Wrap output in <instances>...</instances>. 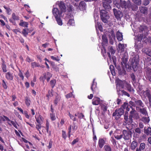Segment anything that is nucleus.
<instances>
[{
    "label": "nucleus",
    "mask_w": 151,
    "mask_h": 151,
    "mask_svg": "<svg viewBox=\"0 0 151 151\" xmlns=\"http://www.w3.org/2000/svg\"><path fill=\"white\" fill-rule=\"evenodd\" d=\"M52 74L50 73L47 72L43 74V77L42 78L43 79H47V82H48L50 78L52 77Z\"/></svg>",
    "instance_id": "nucleus-14"
},
{
    "label": "nucleus",
    "mask_w": 151,
    "mask_h": 151,
    "mask_svg": "<svg viewBox=\"0 0 151 151\" xmlns=\"http://www.w3.org/2000/svg\"><path fill=\"white\" fill-rule=\"evenodd\" d=\"M145 92V93L146 96L147 97L148 99H149L150 98V97L151 96V94L150 91V90H146Z\"/></svg>",
    "instance_id": "nucleus-48"
},
{
    "label": "nucleus",
    "mask_w": 151,
    "mask_h": 151,
    "mask_svg": "<svg viewBox=\"0 0 151 151\" xmlns=\"http://www.w3.org/2000/svg\"><path fill=\"white\" fill-rule=\"evenodd\" d=\"M109 35V42L111 45H113L114 43L113 39H115V35L113 30H111L110 32Z\"/></svg>",
    "instance_id": "nucleus-6"
},
{
    "label": "nucleus",
    "mask_w": 151,
    "mask_h": 151,
    "mask_svg": "<svg viewBox=\"0 0 151 151\" xmlns=\"http://www.w3.org/2000/svg\"><path fill=\"white\" fill-rule=\"evenodd\" d=\"M20 21L21 22L19 24L20 26L26 27H28V22H23L22 20H21Z\"/></svg>",
    "instance_id": "nucleus-33"
},
{
    "label": "nucleus",
    "mask_w": 151,
    "mask_h": 151,
    "mask_svg": "<svg viewBox=\"0 0 151 151\" xmlns=\"http://www.w3.org/2000/svg\"><path fill=\"white\" fill-rule=\"evenodd\" d=\"M142 131V130H141L139 127L136 128L134 129L135 132L137 134H139L141 133V131Z\"/></svg>",
    "instance_id": "nucleus-45"
},
{
    "label": "nucleus",
    "mask_w": 151,
    "mask_h": 151,
    "mask_svg": "<svg viewBox=\"0 0 151 151\" xmlns=\"http://www.w3.org/2000/svg\"><path fill=\"white\" fill-rule=\"evenodd\" d=\"M117 93L119 96L123 95L127 96L128 97H129L130 96L129 93H127L126 91H124V90H117Z\"/></svg>",
    "instance_id": "nucleus-12"
},
{
    "label": "nucleus",
    "mask_w": 151,
    "mask_h": 151,
    "mask_svg": "<svg viewBox=\"0 0 151 151\" xmlns=\"http://www.w3.org/2000/svg\"><path fill=\"white\" fill-rule=\"evenodd\" d=\"M55 18L56 19L58 24L60 26L62 25L63 24V23L62 20L60 18V17H59Z\"/></svg>",
    "instance_id": "nucleus-46"
},
{
    "label": "nucleus",
    "mask_w": 151,
    "mask_h": 151,
    "mask_svg": "<svg viewBox=\"0 0 151 151\" xmlns=\"http://www.w3.org/2000/svg\"><path fill=\"white\" fill-rule=\"evenodd\" d=\"M143 34H139L137 36V40L138 41H141L143 38Z\"/></svg>",
    "instance_id": "nucleus-61"
},
{
    "label": "nucleus",
    "mask_w": 151,
    "mask_h": 151,
    "mask_svg": "<svg viewBox=\"0 0 151 151\" xmlns=\"http://www.w3.org/2000/svg\"><path fill=\"white\" fill-rule=\"evenodd\" d=\"M116 88L117 92V90H120L119 88L122 83V81L120 80H117L116 81Z\"/></svg>",
    "instance_id": "nucleus-28"
},
{
    "label": "nucleus",
    "mask_w": 151,
    "mask_h": 151,
    "mask_svg": "<svg viewBox=\"0 0 151 151\" xmlns=\"http://www.w3.org/2000/svg\"><path fill=\"white\" fill-rule=\"evenodd\" d=\"M95 79H94L92 83L91 86V89L93 93L98 94L99 93V90L97 88V83L95 82Z\"/></svg>",
    "instance_id": "nucleus-5"
},
{
    "label": "nucleus",
    "mask_w": 151,
    "mask_h": 151,
    "mask_svg": "<svg viewBox=\"0 0 151 151\" xmlns=\"http://www.w3.org/2000/svg\"><path fill=\"white\" fill-rule=\"evenodd\" d=\"M31 65L32 68H34L35 67L40 66V65H38V64L35 62L31 63Z\"/></svg>",
    "instance_id": "nucleus-55"
},
{
    "label": "nucleus",
    "mask_w": 151,
    "mask_h": 151,
    "mask_svg": "<svg viewBox=\"0 0 151 151\" xmlns=\"http://www.w3.org/2000/svg\"><path fill=\"white\" fill-rule=\"evenodd\" d=\"M114 137L115 139H117V140H119L120 139L123 138V135L122 134H121L120 135H115L114 136Z\"/></svg>",
    "instance_id": "nucleus-62"
},
{
    "label": "nucleus",
    "mask_w": 151,
    "mask_h": 151,
    "mask_svg": "<svg viewBox=\"0 0 151 151\" xmlns=\"http://www.w3.org/2000/svg\"><path fill=\"white\" fill-rule=\"evenodd\" d=\"M140 108L139 109V111L140 113L143 115L146 116L148 115V113L147 111L146 107H142Z\"/></svg>",
    "instance_id": "nucleus-20"
},
{
    "label": "nucleus",
    "mask_w": 151,
    "mask_h": 151,
    "mask_svg": "<svg viewBox=\"0 0 151 151\" xmlns=\"http://www.w3.org/2000/svg\"><path fill=\"white\" fill-rule=\"evenodd\" d=\"M139 60L138 58L133 57L131 61V67L134 71H136L138 69V65L139 64Z\"/></svg>",
    "instance_id": "nucleus-3"
},
{
    "label": "nucleus",
    "mask_w": 151,
    "mask_h": 151,
    "mask_svg": "<svg viewBox=\"0 0 151 151\" xmlns=\"http://www.w3.org/2000/svg\"><path fill=\"white\" fill-rule=\"evenodd\" d=\"M50 117L52 121H54L55 120L56 118L55 117V114L54 113H50Z\"/></svg>",
    "instance_id": "nucleus-59"
},
{
    "label": "nucleus",
    "mask_w": 151,
    "mask_h": 151,
    "mask_svg": "<svg viewBox=\"0 0 151 151\" xmlns=\"http://www.w3.org/2000/svg\"><path fill=\"white\" fill-rule=\"evenodd\" d=\"M135 104L136 109L137 108L144 107V104L141 100L136 99L135 100Z\"/></svg>",
    "instance_id": "nucleus-7"
},
{
    "label": "nucleus",
    "mask_w": 151,
    "mask_h": 151,
    "mask_svg": "<svg viewBox=\"0 0 151 151\" xmlns=\"http://www.w3.org/2000/svg\"><path fill=\"white\" fill-rule=\"evenodd\" d=\"M52 14L55 18L61 16L62 13L60 12L58 9L57 8H54L52 10Z\"/></svg>",
    "instance_id": "nucleus-8"
},
{
    "label": "nucleus",
    "mask_w": 151,
    "mask_h": 151,
    "mask_svg": "<svg viewBox=\"0 0 151 151\" xmlns=\"http://www.w3.org/2000/svg\"><path fill=\"white\" fill-rule=\"evenodd\" d=\"M128 113L127 112H125V114L124 115V122L125 123H128V122L130 123V120L129 119V116L128 118Z\"/></svg>",
    "instance_id": "nucleus-22"
},
{
    "label": "nucleus",
    "mask_w": 151,
    "mask_h": 151,
    "mask_svg": "<svg viewBox=\"0 0 151 151\" xmlns=\"http://www.w3.org/2000/svg\"><path fill=\"white\" fill-rule=\"evenodd\" d=\"M129 107H132L130 105H129L127 103H124L120 107V108H122L124 111L126 108L127 111H129Z\"/></svg>",
    "instance_id": "nucleus-15"
},
{
    "label": "nucleus",
    "mask_w": 151,
    "mask_h": 151,
    "mask_svg": "<svg viewBox=\"0 0 151 151\" xmlns=\"http://www.w3.org/2000/svg\"><path fill=\"white\" fill-rule=\"evenodd\" d=\"M134 3L137 5H140L141 4V0H132Z\"/></svg>",
    "instance_id": "nucleus-60"
},
{
    "label": "nucleus",
    "mask_w": 151,
    "mask_h": 151,
    "mask_svg": "<svg viewBox=\"0 0 151 151\" xmlns=\"http://www.w3.org/2000/svg\"><path fill=\"white\" fill-rule=\"evenodd\" d=\"M125 67H126V70L128 71H130L131 70H132V67L131 64L129 65L128 64H127L126 65H125Z\"/></svg>",
    "instance_id": "nucleus-53"
},
{
    "label": "nucleus",
    "mask_w": 151,
    "mask_h": 151,
    "mask_svg": "<svg viewBox=\"0 0 151 151\" xmlns=\"http://www.w3.org/2000/svg\"><path fill=\"white\" fill-rule=\"evenodd\" d=\"M116 38L119 41H122L123 40L122 33L119 31L117 32L116 33Z\"/></svg>",
    "instance_id": "nucleus-25"
},
{
    "label": "nucleus",
    "mask_w": 151,
    "mask_h": 151,
    "mask_svg": "<svg viewBox=\"0 0 151 151\" xmlns=\"http://www.w3.org/2000/svg\"><path fill=\"white\" fill-rule=\"evenodd\" d=\"M122 63L124 64L125 66L127 64L128 61V58L127 56L125 55L122 58Z\"/></svg>",
    "instance_id": "nucleus-34"
},
{
    "label": "nucleus",
    "mask_w": 151,
    "mask_h": 151,
    "mask_svg": "<svg viewBox=\"0 0 151 151\" xmlns=\"http://www.w3.org/2000/svg\"><path fill=\"white\" fill-rule=\"evenodd\" d=\"M1 68L3 70V71L4 72H7V70L6 69V64H1Z\"/></svg>",
    "instance_id": "nucleus-52"
},
{
    "label": "nucleus",
    "mask_w": 151,
    "mask_h": 151,
    "mask_svg": "<svg viewBox=\"0 0 151 151\" xmlns=\"http://www.w3.org/2000/svg\"><path fill=\"white\" fill-rule=\"evenodd\" d=\"M46 127L45 129L47 131V133L49 134V135L50 136L51 134V131H49V129L50 128V125L48 120H47L46 121Z\"/></svg>",
    "instance_id": "nucleus-18"
},
{
    "label": "nucleus",
    "mask_w": 151,
    "mask_h": 151,
    "mask_svg": "<svg viewBox=\"0 0 151 151\" xmlns=\"http://www.w3.org/2000/svg\"><path fill=\"white\" fill-rule=\"evenodd\" d=\"M113 12L115 18L117 19H119L121 18V17H122L123 15L121 12L120 11H117V9L115 8L113 9Z\"/></svg>",
    "instance_id": "nucleus-9"
},
{
    "label": "nucleus",
    "mask_w": 151,
    "mask_h": 151,
    "mask_svg": "<svg viewBox=\"0 0 151 151\" xmlns=\"http://www.w3.org/2000/svg\"><path fill=\"white\" fill-rule=\"evenodd\" d=\"M101 35H102V42L101 43V45H99V48L101 51V53L103 56H104V53L103 52V49H104V44L103 42H104V34H101ZM99 50L100 49H98Z\"/></svg>",
    "instance_id": "nucleus-17"
},
{
    "label": "nucleus",
    "mask_w": 151,
    "mask_h": 151,
    "mask_svg": "<svg viewBox=\"0 0 151 151\" xmlns=\"http://www.w3.org/2000/svg\"><path fill=\"white\" fill-rule=\"evenodd\" d=\"M131 77L132 79V82L134 83H135L136 81L135 76L134 74L132 73L131 75Z\"/></svg>",
    "instance_id": "nucleus-57"
},
{
    "label": "nucleus",
    "mask_w": 151,
    "mask_h": 151,
    "mask_svg": "<svg viewBox=\"0 0 151 151\" xmlns=\"http://www.w3.org/2000/svg\"><path fill=\"white\" fill-rule=\"evenodd\" d=\"M145 144L144 143H141L139 146V148L136 149V151H139V150H144L145 147Z\"/></svg>",
    "instance_id": "nucleus-32"
},
{
    "label": "nucleus",
    "mask_w": 151,
    "mask_h": 151,
    "mask_svg": "<svg viewBox=\"0 0 151 151\" xmlns=\"http://www.w3.org/2000/svg\"><path fill=\"white\" fill-rule=\"evenodd\" d=\"M124 113V110H123L122 109H116L115 111L112 114V116H114L116 120H118L120 118L121 116L123 115Z\"/></svg>",
    "instance_id": "nucleus-2"
},
{
    "label": "nucleus",
    "mask_w": 151,
    "mask_h": 151,
    "mask_svg": "<svg viewBox=\"0 0 151 151\" xmlns=\"http://www.w3.org/2000/svg\"><path fill=\"white\" fill-rule=\"evenodd\" d=\"M139 10L141 12L144 14H147L148 12V8L146 7H139Z\"/></svg>",
    "instance_id": "nucleus-24"
},
{
    "label": "nucleus",
    "mask_w": 151,
    "mask_h": 151,
    "mask_svg": "<svg viewBox=\"0 0 151 151\" xmlns=\"http://www.w3.org/2000/svg\"><path fill=\"white\" fill-rule=\"evenodd\" d=\"M104 150L106 151H111L112 150L111 147L109 144L104 145Z\"/></svg>",
    "instance_id": "nucleus-43"
},
{
    "label": "nucleus",
    "mask_w": 151,
    "mask_h": 151,
    "mask_svg": "<svg viewBox=\"0 0 151 151\" xmlns=\"http://www.w3.org/2000/svg\"><path fill=\"white\" fill-rule=\"evenodd\" d=\"M60 100V98L59 96H57L56 97L55 99L54 100V104L55 105H56L57 103Z\"/></svg>",
    "instance_id": "nucleus-54"
},
{
    "label": "nucleus",
    "mask_w": 151,
    "mask_h": 151,
    "mask_svg": "<svg viewBox=\"0 0 151 151\" xmlns=\"http://www.w3.org/2000/svg\"><path fill=\"white\" fill-rule=\"evenodd\" d=\"M99 145L100 148H102L104 145V140L103 139H99Z\"/></svg>",
    "instance_id": "nucleus-38"
},
{
    "label": "nucleus",
    "mask_w": 151,
    "mask_h": 151,
    "mask_svg": "<svg viewBox=\"0 0 151 151\" xmlns=\"http://www.w3.org/2000/svg\"><path fill=\"white\" fill-rule=\"evenodd\" d=\"M100 15L101 20L104 22V9H100Z\"/></svg>",
    "instance_id": "nucleus-41"
},
{
    "label": "nucleus",
    "mask_w": 151,
    "mask_h": 151,
    "mask_svg": "<svg viewBox=\"0 0 151 151\" xmlns=\"http://www.w3.org/2000/svg\"><path fill=\"white\" fill-rule=\"evenodd\" d=\"M119 75H124L126 74V71L124 68H121L120 66L117 65L116 67Z\"/></svg>",
    "instance_id": "nucleus-11"
},
{
    "label": "nucleus",
    "mask_w": 151,
    "mask_h": 151,
    "mask_svg": "<svg viewBox=\"0 0 151 151\" xmlns=\"http://www.w3.org/2000/svg\"><path fill=\"white\" fill-rule=\"evenodd\" d=\"M86 4L84 1H81L79 4V7L80 9H83L85 8Z\"/></svg>",
    "instance_id": "nucleus-30"
},
{
    "label": "nucleus",
    "mask_w": 151,
    "mask_h": 151,
    "mask_svg": "<svg viewBox=\"0 0 151 151\" xmlns=\"http://www.w3.org/2000/svg\"><path fill=\"white\" fill-rule=\"evenodd\" d=\"M6 83L5 82V81L4 80H2V85L4 89H6L7 88V86L6 84Z\"/></svg>",
    "instance_id": "nucleus-58"
},
{
    "label": "nucleus",
    "mask_w": 151,
    "mask_h": 151,
    "mask_svg": "<svg viewBox=\"0 0 151 151\" xmlns=\"http://www.w3.org/2000/svg\"><path fill=\"white\" fill-rule=\"evenodd\" d=\"M25 103L26 105L28 106H29L31 103V101L29 98L27 96H26L25 98Z\"/></svg>",
    "instance_id": "nucleus-37"
},
{
    "label": "nucleus",
    "mask_w": 151,
    "mask_h": 151,
    "mask_svg": "<svg viewBox=\"0 0 151 151\" xmlns=\"http://www.w3.org/2000/svg\"><path fill=\"white\" fill-rule=\"evenodd\" d=\"M109 67L110 71L112 75L113 76H115L116 73L114 65H111Z\"/></svg>",
    "instance_id": "nucleus-31"
},
{
    "label": "nucleus",
    "mask_w": 151,
    "mask_h": 151,
    "mask_svg": "<svg viewBox=\"0 0 151 151\" xmlns=\"http://www.w3.org/2000/svg\"><path fill=\"white\" fill-rule=\"evenodd\" d=\"M3 117L5 118V119H3V121H6L8 124L10 126H11V122L12 120H10L9 118L6 116H4Z\"/></svg>",
    "instance_id": "nucleus-35"
},
{
    "label": "nucleus",
    "mask_w": 151,
    "mask_h": 151,
    "mask_svg": "<svg viewBox=\"0 0 151 151\" xmlns=\"http://www.w3.org/2000/svg\"><path fill=\"white\" fill-rule=\"evenodd\" d=\"M146 28V26H141L139 28V32H143L144 31L145 29Z\"/></svg>",
    "instance_id": "nucleus-63"
},
{
    "label": "nucleus",
    "mask_w": 151,
    "mask_h": 151,
    "mask_svg": "<svg viewBox=\"0 0 151 151\" xmlns=\"http://www.w3.org/2000/svg\"><path fill=\"white\" fill-rule=\"evenodd\" d=\"M142 121L144 123H148L150 121V119L149 117H143L142 118Z\"/></svg>",
    "instance_id": "nucleus-44"
},
{
    "label": "nucleus",
    "mask_w": 151,
    "mask_h": 151,
    "mask_svg": "<svg viewBox=\"0 0 151 151\" xmlns=\"http://www.w3.org/2000/svg\"><path fill=\"white\" fill-rule=\"evenodd\" d=\"M18 124L16 121H13L12 120L11 126H11L12 125L16 129H18Z\"/></svg>",
    "instance_id": "nucleus-47"
},
{
    "label": "nucleus",
    "mask_w": 151,
    "mask_h": 151,
    "mask_svg": "<svg viewBox=\"0 0 151 151\" xmlns=\"http://www.w3.org/2000/svg\"><path fill=\"white\" fill-rule=\"evenodd\" d=\"M107 13V12L104 10V23H108V19H109L110 17L109 15L107 14H106L105 13Z\"/></svg>",
    "instance_id": "nucleus-42"
},
{
    "label": "nucleus",
    "mask_w": 151,
    "mask_h": 151,
    "mask_svg": "<svg viewBox=\"0 0 151 151\" xmlns=\"http://www.w3.org/2000/svg\"><path fill=\"white\" fill-rule=\"evenodd\" d=\"M139 128L141 130H142L144 127V124L142 122H139Z\"/></svg>",
    "instance_id": "nucleus-64"
},
{
    "label": "nucleus",
    "mask_w": 151,
    "mask_h": 151,
    "mask_svg": "<svg viewBox=\"0 0 151 151\" xmlns=\"http://www.w3.org/2000/svg\"><path fill=\"white\" fill-rule=\"evenodd\" d=\"M12 17L14 20H18L19 19V17L18 16H17L14 13H13L12 14Z\"/></svg>",
    "instance_id": "nucleus-49"
},
{
    "label": "nucleus",
    "mask_w": 151,
    "mask_h": 151,
    "mask_svg": "<svg viewBox=\"0 0 151 151\" xmlns=\"http://www.w3.org/2000/svg\"><path fill=\"white\" fill-rule=\"evenodd\" d=\"M124 139L125 140H128L131 137L132 134L131 131H127L126 130H124L122 132Z\"/></svg>",
    "instance_id": "nucleus-4"
},
{
    "label": "nucleus",
    "mask_w": 151,
    "mask_h": 151,
    "mask_svg": "<svg viewBox=\"0 0 151 151\" xmlns=\"http://www.w3.org/2000/svg\"><path fill=\"white\" fill-rule=\"evenodd\" d=\"M118 47L121 52L124 51L125 47L124 44L119 43L118 44Z\"/></svg>",
    "instance_id": "nucleus-36"
},
{
    "label": "nucleus",
    "mask_w": 151,
    "mask_h": 151,
    "mask_svg": "<svg viewBox=\"0 0 151 151\" xmlns=\"http://www.w3.org/2000/svg\"><path fill=\"white\" fill-rule=\"evenodd\" d=\"M108 50L111 52L112 55L114 54L115 53V50L114 49L113 47L112 46H109L108 48Z\"/></svg>",
    "instance_id": "nucleus-40"
},
{
    "label": "nucleus",
    "mask_w": 151,
    "mask_h": 151,
    "mask_svg": "<svg viewBox=\"0 0 151 151\" xmlns=\"http://www.w3.org/2000/svg\"><path fill=\"white\" fill-rule=\"evenodd\" d=\"M112 59L113 60V63L116 67V68L117 66V64L116 63V60L115 57V56H114L112 57Z\"/></svg>",
    "instance_id": "nucleus-56"
},
{
    "label": "nucleus",
    "mask_w": 151,
    "mask_h": 151,
    "mask_svg": "<svg viewBox=\"0 0 151 151\" xmlns=\"http://www.w3.org/2000/svg\"><path fill=\"white\" fill-rule=\"evenodd\" d=\"M144 133L147 135H149L151 136V128L148 127L147 129H145V128H144Z\"/></svg>",
    "instance_id": "nucleus-27"
},
{
    "label": "nucleus",
    "mask_w": 151,
    "mask_h": 151,
    "mask_svg": "<svg viewBox=\"0 0 151 151\" xmlns=\"http://www.w3.org/2000/svg\"><path fill=\"white\" fill-rule=\"evenodd\" d=\"M125 86L127 88V90L129 92H132L133 93L134 92V90L133 88L132 87L131 84L129 83H126Z\"/></svg>",
    "instance_id": "nucleus-19"
},
{
    "label": "nucleus",
    "mask_w": 151,
    "mask_h": 151,
    "mask_svg": "<svg viewBox=\"0 0 151 151\" xmlns=\"http://www.w3.org/2000/svg\"><path fill=\"white\" fill-rule=\"evenodd\" d=\"M135 112H136V110H135L134 109L132 108L131 111L129 112V119L130 123H132L133 122L132 118L134 117Z\"/></svg>",
    "instance_id": "nucleus-16"
},
{
    "label": "nucleus",
    "mask_w": 151,
    "mask_h": 151,
    "mask_svg": "<svg viewBox=\"0 0 151 151\" xmlns=\"http://www.w3.org/2000/svg\"><path fill=\"white\" fill-rule=\"evenodd\" d=\"M95 27L96 29L97 28L101 32H103V28L100 23L97 22L95 24Z\"/></svg>",
    "instance_id": "nucleus-26"
},
{
    "label": "nucleus",
    "mask_w": 151,
    "mask_h": 151,
    "mask_svg": "<svg viewBox=\"0 0 151 151\" xmlns=\"http://www.w3.org/2000/svg\"><path fill=\"white\" fill-rule=\"evenodd\" d=\"M68 25H73L74 24V21L73 19H70L67 23Z\"/></svg>",
    "instance_id": "nucleus-50"
},
{
    "label": "nucleus",
    "mask_w": 151,
    "mask_h": 151,
    "mask_svg": "<svg viewBox=\"0 0 151 151\" xmlns=\"http://www.w3.org/2000/svg\"><path fill=\"white\" fill-rule=\"evenodd\" d=\"M58 5L60 10V12L62 13L65 12L66 11V7L63 1L58 2Z\"/></svg>",
    "instance_id": "nucleus-10"
},
{
    "label": "nucleus",
    "mask_w": 151,
    "mask_h": 151,
    "mask_svg": "<svg viewBox=\"0 0 151 151\" xmlns=\"http://www.w3.org/2000/svg\"><path fill=\"white\" fill-rule=\"evenodd\" d=\"M102 101H100V99L97 97H94L92 100V103L94 105L99 104V108L101 109L102 111H104V105L102 103Z\"/></svg>",
    "instance_id": "nucleus-1"
},
{
    "label": "nucleus",
    "mask_w": 151,
    "mask_h": 151,
    "mask_svg": "<svg viewBox=\"0 0 151 151\" xmlns=\"http://www.w3.org/2000/svg\"><path fill=\"white\" fill-rule=\"evenodd\" d=\"M146 76L150 81L151 82V69L148 68L146 70Z\"/></svg>",
    "instance_id": "nucleus-13"
},
{
    "label": "nucleus",
    "mask_w": 151,
    "mask_h": 151,
    "mask_svg": "<svg viewBox=\"0 0 151 151\" xmlns=\"http://www.w3.org/2000/svg\"><path fill=\"white\" fill-rule=\"evenodd\" d=\"M6 77L8 80H12L13 79L12 73L10 72L6 73Z\"/></svg>",
    "instance_id": "nucleus-23"
},
{
    "label": "nucleus",
    "mask_w": 151,
    "mask_h": 151,
    "mask_svg": "<svg viewBox=\"0 0 151 151\" xmlns=\"http://www.w3.org/2000/svg\"><path fill=\"white\" fill-rule=\"evenodd\" d=\"M137 145V143L136 140H134L131 143L130 147L131 149L134 150L135 149Z\"/></svg>",
    "instance_id": "nucleus-21"
},
{
    "label": "nucleus",
    "mask_w": 151,
    "mask_h": 151,
    "mask_svg": "<svg viewBox=\"0 0 151 151\" xmlns=\"http://www.w3.org/2000/svg\"><path fill=\"white\" fill-rule=\"evenodd\" d=\"M35 118L36 119L37 122L38 124H40L43 121V118L40 115H39L37 117L36 116H35Z\"/></svg>",
    "instance_id": "nucleus-29"
},
{
    "label": "nucleus",
    "mask_w": 151,
    "mask_h": 151,
    "mask_svg": "<svg viewBox=\"0 0 151 151\" xmlns=\"http://www.w3.org/2000/svg\"><path fill=\"white\" fill-rule=\"evenodd\" d=\"M22 33L24 36L26 37L29 33V29H24L22 30Z\"/></svg>",
    "instance_id": "nucleus-39"
},
{
    "label": "nucleus",
    "mask_w": 151,
    "mask_h": 151,
    "mask_svg": "<svg viewBox=\"0 0 151 151\" xmlns=\"http://www.w3.org/2000/svg\"><path fill=\"white\" fill-rule=\"evenodd\" d=\"M56 80H52L50 81V84L52 88H53L55 85Z\"/></svg>",
    "instance_id": "nucleus-51"
}]
</instances>
